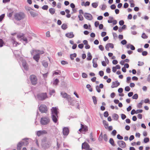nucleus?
<instances>
[{
    "instance_id": "f257e3e1",
    "label": "nucleus",
    "mask_w": 150,
    "mask_h": 150,
    "mask_svg": "<svg viewBox=\"0 0 150 150\" xmlns=\"http://www.w3.org/2000/svg\"><path fill=\"white\" fill-rule=\"evenodd\" d=\"M25 14L23 12H19L15 14L14 19L17 21H19L25 18Z\"/></svg>"
},
{
    "instance_id": "f03ea898",
    "label": "nucleus",
    "mask_w": 150,
    "mask_h": 150,
    "mask_svg": "<svg viewBox=\"0 0 150 150\" xmlns=\"http://www.w3.org/2000/svg\"><path fill=\"white\" fill-rule=\"evenodd\" d=\"M36 97L38 99L40 100H43L48 97L46 93H38Z\"/></svg>"
},
{
    "instance_id": "7ed1b4c3",
    "label": "nucleus",
    "mask_w": 150,
    "mask_h": 150,
    "mask_svg": "<svg viewBox=\"0 0 150 150\" xmlns=\"http://www.w3.org/2000/svg\"><path fill=\"white\" fill-rule=\"evenodd\" d=\"M69 104L72 106H76V108L79 109L80 107L79 103L75 100H71V98L68 100Z\"/></svg>"
},
{
    "instance_id": "20e7f679",
    "label": "nucleus",
    "mask_w": 150,
    "mask_h": 150,
    "mask_svg": "<svg viewBox=\"0 0 150 150\" xmlns=\"http://www.w3.org/2000/svg\"><path fill=\"white\" fill-rule=\"evenodd\" d=\"M39 110L42 113H46L47 111V107L45 104H42L39 107Z\"/></svg>"
},
{
    "instance_id": "39448f33",
    "label": "nucleus",
    "mask_w": 150,
    "mask_h": 150,
    "mask_svg": "<svg viewBox=\"0 0 150 150\" xmlns=\"http://www.w3.org/2000/svg\"><path fill=\"white\" fill-rule=\"evenodd\" d=\"M30 79L32 85H35L37 83V79L36 76L34 75L30 76Z\"/></svg>"
},
{
    "instance_id": "423d86ee",
    "label": "nucleus",
    "mask_w": 150,
    "mask_h": 150,
    "mask_svg": "<svg viewBox=\"0 0 150 150\" xmlns=\"http://www.w3.org/2000/svg\"><path fill=\"white\" fill-rule=\"evenodd\" d=\"M50 122L49 118L46 117H42L41 118L40 123L42 125H45L48 124Z\"/></svg>"
},
{
    "instance_id": "0eeeda50",
    "label": "nucleus",
    "mask_w": 150,
    "mask_h": 150,
    "mask_svg": "<svg viewBox=\"0 0 150 150\" xmlns=\"http://www.w3.org/2000/svg\"><path fill=\"white\" fill-rule=\"evenodd\" d=\"M117 143L119 146L122 148H124L126 146V144L125 142L122 140L117 141Z\"/></svg>"
},
{
    "instance_id": "6e6552de",
    "label": "nucleus",
    "mask_w": 150,
    "mask_h": 150,
    "mask_svg": "<svg viewBox=\"0 0 150 150\" xmlns=\"http://www.w3.org/2000/svg\"><path fill=\"white\" fill-rule=\"evenodd\" d=\"M58 108L56 107H53L51 109L52 112V115H57L58 117V115L59 112L58 111Z\"/></svg>"
},
{
    "instance_id": "1a4fd4ad",
    "label": "nucleus",
    "mask_w": 150,
    "mask_h": 150,
    "mask_svg": "<svg viewBox=\"0 0 150 150\" xmlns=\"http://www.w3.org/2000/svg\"><path fill=\"white\" fill-rule=\"evenodd\" d=\"M84 16L87 20L90 21L93 18L92 15L87 13H84Z\"/></svg>"
},
{
    "instance_id": "9d476101",
    "label": "nucleus",
    "mask_w": 150,
    "mask_h": 150,
    "mask_svg": "<svg viewBox=\"0 0 150 150\" xmlns=\"http://www.w3.org/2000/svg\"><path fill=\"white\" fill-rule=\"evenodd\" d=\"M62 132L63 135H68L69 132V128L67 127H64L63 129Z\"/></svg>"
},
{
    "instance_id": "9b49d317",
    "label": "nucleus",
    "mask_w": 150,
    "mask_h": 150,
    "mask_svg": "<svg viewBox=\"0 0 150 150\" xmlns=\"http://www.w3.org/2000/svg\"><path fill=\"white\" fill-rule=\"evenodd\" d=\"M61 95L62 96L63 98H66L67 100H69V99L71 98L70 96L65 92L63 93V92H61Z\"/></svg>"
},
{
    "instance_id": "f8f14e48",
    "label": "nucleus",
    "mask_w": 150,
    "mask_h": 150,
    "mask_svg": "<svg viewBox=\"0 0 150 150\" xmlns=\"http://www.w3.org/2000/svg\"><path fill=\"white\" fill-rule=\"evenodd\" d=\"M25 144L23 142L20 141L17 144L16 149L17 150H21L22 146Z\"/></svg>"
},
{
    "instance_id": "ddd939ff",
    "label": "nucleus",
    "mask_w": 150,
    "mask_h": 150,
    "mask_svg": "<svg viewBox=\"0 0 150 150\" xmlns=\"http://www.w3.org/2000/svg\"><path fill=\"white\" fill-rule=\"evenodd\" d=\"M90 148V146L89 144L86 142H85L82 144L81 148L82 149H87Z\"/></svg>"
},
{
    "instance_id": "4468645a",
    "label": "nucleus",
    "mask_w": 150,
    "mask_h": 150,
    "mask_svg": "<svg viewBox=\"0 0 150 150\" xmlns=\"http://www.w3.org/2000/svg\"><path fill=\"white\" fill-rule=\"evenodd\" d=\"M22 65L24 69L26 71L28 69V66L25 60H24L23 62Z\"/></svg>"
},
{
    "instance_id": "2eb2a0df",
    "label": "nucleus",
    "mask_w": 150,
    "mask_h": 150,
    "mask_svg": "<svg viewBox=\"0 0 150 150\" xmlns=\"http://www.w3.org/2000/svg\"><path fill=\"white\" fill-rule=\"evenodd\" d=\"M120 85V82H118V81L117 80L115 82L113 81L112 82V85L111 86V87L112 88L116 87L119 86Z\"/></svg>"
},
{
    "instance_id": "dca6fc26",
    "label": "nucleus",
    "mask_w": 150,
    "mask_h": 150,
    "mask_svg": "<svg viewBox=\"0 0 150 150\" xmlns=\"http://www.w3.org/2000/svg\"><path fill=\"white\" fill-rule=\"evenodd\" d=\"M98 59V57H96L93 59L92 63L93 64V67L94 68H96L98 67V65L97 63L96 62Z\"/></svg>"
},
{
    "instance_id": "f3484780",
    "label": "nucleus",
    "mask_w": 150,
    "mask_h": 150,
    "mask_svg": "<svg viewBox=\"0 0 150 150\" xmlns=\"http://www.w3.org/2000/svg\"><path fill=\"white\" fill-rule=\"evenodd\" d=\"M65 36L69 38H72L74 37V35L73 32H70L69 33H66L65 34Z\"/></svg>"
},
{
    "instance_id": "a211bd4d",
    "label": "nucleus",
    "mask_w": 150,
    "mask_h": 150,
    "mask_svg": "<svg viewBox=\"0 0 150 150\" xmlns=\"http://www.w3.org/2000/svg\"><path fill=\"white\" fill-rule=\"evenodd\" d=\"M33 58L36 62H38L40 57L39 54L37 53L33 56Z\"/></svg>"
},
{
    "instance_id": "6ab92c4d",
    "label": "nucleus",
    "mask_w": 150,
    "mask_h": 150,
    "mask_svg": "<svg viewBox=\"0 0 150 150\" xmlns=\"http://www.w3.org/2000/svg\"><path fill=\"white\" fill-rule=\"evenodd\" d=\"M81 127L83 129V131L86 132L88 131V128L87 126L84 125H83L82 124H81Z\"/></svg>"
},
{
    "instance_id": "aec40b11",
    "label": "nucleus",
    "mask_w": 150,
    "mask_h": 150,
    "mask_svg": "<svg viewBox=\"0 0 150 150\" xmlns=\"http://www.w3.org/2000/svg\"><path fill=\"white\" fill-rule=\"evenodd\" d=\"M57 115H52L51 117L52 118L53 121L55 123H57L58 120L57 118Z\"/></svg>"
},
{
    "instance_id": "412c9836",
    "label": "nucleus",
    "mask_w": 150,
    "mask_h": 150,
    "mask_svg": "<svg viewBox=\"0 0 150 150\" xmlns=\"http://www.w3.org/2000/svg\"><path fill=\"white\" fill-rule=\"evenodd\" d=\"M126 47L127 49H129L130 48V49L132 50H134L135 49V47L134 46L130 44H128L126 46Z\"/></svg>"
},
{
    "instance_id": "4be33fe9",
    "label": "nucleus",
    "mask_w": 150,
    "mask_h": 150,
    "mask_svg": "<svg viewBox=\"0 0 150 150\" xmlns=\"http://www.w3.org/2000/svg\"><path fill=\"white\" fill-rule=\"evenodd\" d=\"M42 147L45 149L48 148L50 146L49 144L48 143V142H47V143H45L42 144Z\"/></svg>"
},
{
    "instance_id": "5701e85b",
    "label": "nucleus",
    "mask_w": 150,
    "mask_h": 150,
    "mask_svg": "<svg viewBox=\"0 0 150 150\" xmlns=\"http://www.w3.org/2000/svg\"><path fill=\"white\" fill-rule=\"evenodd\" d=\"M126 28V25H124L122 27H120L119 28L118 31L119 32H121L123 30H125Z\"/></svg>"
},
{
    "instance_id": "b1692460",
    "label": "nucleus",
    "mask_w": 150,
    "mask_h": 150,
    "mask_svg": "<svg viewBox=\"0 0 150 150\" xmlns=\"http://www.w3.org/2000/svg\"><path fill=\"white\" fill-rule=\"evenodd\" d=\"M61 72L60 70H57L53 71V75H61Z\"/></svg>"
},
{
    "instance_id": "393cba45",
    "label": "nucleus",
    "mask_w": 150,
    "mask_h": 150,
    "mask_svg": "<svg viewBox=\"0 0 150 150\" xmlns=\"http://www.w3.org/2000/svg\"><path fill=\"white\" fill-rule=\"evenodd\" d=\"M109 142L111 145L112 146H115V142L112 138H110L109 139Z\"/></svg>"
},
{
    "instance_id": "a878e982",
    "label": "nucleus",
    "mask_w": 150,
    "mask_h": 150,
    "mask_svg": "<svg viewBox=\"0 0 150 150\" xmlns=\"http://www.w3.org/2000/svg\"><path fill=\"white\" fill-rule=\"evenodd\" d=\"M77 54L75 53L70 54V57L71 59V60H73L74 59V58L76 57L77 56Z\"/></svg>"
},
{
    "instance_id": "bb28decb",
    "label": "nucleus",
    "mask_w": 150,
    "mask_h": 150,
    "mask_svg": "<svg viewBox=\"0 0 150 150\" xmlns=\"http://www.w3.org/2000/svg\"><path fill=\"white\" fill-rule=\"evenodd\" d=\"M112 117L114 120H117L119 118V116L117 114L114 113L112 115Z\"/></svg>"
},
{
    "instance_id": "cd10ccee",
    "label": "nucleus",
    "mask_w": 150,
    "mask_h": 150,
    "mask_svg": "<svg viewBox=\"0 0 150 150\" xmlns=\"http://www.w3.org/2000/svg\"><path fill=\"white\" fill-rule=\"evenodd\" d=\"M92 56L90 52H88L87 53V57L86 59L87 60L90 61L92 59Z\"/></svg>"
},
{
    "instance_id": "c85d7f7f",
    "label": "nucleus",
    "mask_w": 150,
    "mask_h": 150,
    "mask_svg": "<svg viewBox=\"0 0 150 150\" xmlns=\"http://www.w3.org/2000/svg\"><path fill=\"white\" fill-rule=\"evenodd\" d=\"M29 139V138H23L22 139V140L25 143V144L26 145H28L29 143V142L28 141V140Z\"/></svg>"
},
{
    "instance_id": "c756f323",
    "label": "nucleus",
    "mask_w": 150,
    "mask_h": 150,
    "mask_svg": "<svg viewBox=\"0 0 150 150\" xmlns=\"http://www.w3.org/2000/svg\"><path fill=\"white\" fill-rule=\"evenodd\" d=\"M55 9L53 8H50L49 9V11L52 15H53L55 13Z\"/></svg>"
},
{
    "instance_id": "7c9ffc66",
    "label": "nucleus",
    "mask_w": 150,
    "mask_h": 150,
    "mask_svg": "<svg viewBox=\"0 0 150 150\" xmlns=\"http://www.w3.org/2000/svg\"><path fill=\"white\" fill-rule=\"evenodd\" d=\"M92 98L94 104L95 105H96L97 104V100L96 97L95 96H93Z\"/></svg>"
},
{
    "instance_id": "2f4dec72",
    "label": "nucleus",
    "mask_w": 150,
    "mask_h": 150,
    "mask_svg": "<svg viewBox=\"0 0 150 150\" xmlns=\"http://www.w3.org/2000/svg\"><path fill=\"white\" fill-rule=\"evenodd\" d=\"M67 27V25L65 23L63 24L61 26V28L64 30L66 29Z\"/></svg>"
},
{
    "instance_id": "473e14b6",
    "label": "nucleus",
    "mask_w": 150,
    "mask_h": 150,
    "mask_svg": "<svg viewBox=\"0 0 150 150\" xmlns=\"http://www.w3.org/2000/svg\"><path fill=\"white\" fill-rule=\"evenodd\" d=\"M98 2L93 3L91 4L92 6L94 8H96L98 6Z\"/></svg>"
},
{
    "instance_id": "72a5a7b5",
    "label": "nucleus",
    "mask_w": 150,
    "mask_h": 150,
    "mask_svg": "<svg viewBox=\"0 0 150 150\" xmlns=\"http://www.w3.org/2000/svg\"><path fill=\"white\" fill-rule=\"evenodd\" d=\"M5 45V42L2 39L0 38V47H2Z\"/></svg>"
},
{
    "instance_id": "f704fd0d",
    "label": "nucleus",
    "mask_w": 150,
    "mask_h": 150,
    "mask_svg": "<svg viewBox=\"0 0 150 150\" xmlns=\"http://www.w3.org/2000/svg\"><path fill=\"white\" fill-rule=\"evenodd\" d=\"M59 82V80L58 79H56L53 81V84L54 85H57Z\"/></svg>"
},
{
    "instance_id": "c9c22d12",
    "label": "nucleus",
    "mask_w": 150,
    "mask_h": 150,
    "mask_svg": "<svg viewBox=\"0 0 150 150\" xmlns=\"http://www.w3.org/2000/svg\"><path fill=\"white\" fill-rule=\"evenodd\" d=\"M143 100H142L140 103H138L137 106L138 108H140L142 107V105L143 103Z\"/></svg>"
},
{
    "instance_id": "e433bc0d",
    "label": "nucleus",
    "mask_w": 150,
    "mask_h": 150,
    "mask_svg": "<svg viewBox=\"0 0 150 150\" xmlns=\"http://www.w3.org/2000/svg\"><path fill=\"white\" fill-rule=\"evenodd\" d=\"M43 66L45 68H47L48 66V63L47 62L43 61L42 62Z\"/></svg>"
},
{
    "instance_id": "4c0bfd02",
    "label": "nucleus",
    "mask_w": 150,
    "mask_h": 150,
    "mask_svg": "<svg viewBox=\"0 0 150 150\" xmlns=\"http://www.w3.org/2000/svg\"><path fill=\"white\" fill-rule=\"evenodd\" d=\"M30 13L31 15L33 17H35L37 16V14L35 12L32 11H30Z\"/></svg>"
},
{
    "instance_id": "58836bf2",
    "label": "nucleus",
    "mask_w": 150,
    "mask_h": 150,
    "mask_svg": "<svg viewBox=\"0 0 150 150\" xmlns=\"http://www.w3.org/2000/svg\"><path fill=\"white\" fill-rule=\"evenodd\" d=\"M103 139L104 141L105 142H107L108 140V137L107 136V134H104L103 135Z\"/></svg>"
},
{
    "instance_id": "ea45409f",
    "label": "nucleus",
    "mask_w": 150,
    "mask_h": 150,
    "mask_svg": "<svg viewBox=\"0 0 150 150\" xmlns=\"http://www.w3.org/2000/svg\"><path fill=\"white\" fill-rule=\"evenodd\" d=\"M149 141V139L148 137H145L144 139V143H147Z\"/></svg>"
},
{
    "instance_id": "a19ab883",
    "label": "nucleus",
    "mask_w": 150,
    "mask_h": 150,
    "mask_svg": "<svg viewBox=\"0 0 150 150\" xmlns=\"http://www.w3.org/2000/svg\"><path fill=\"white\" fill-rule=\"evenodd\" d=\"M103 123L105 127H108V123L106 121L103 120Z\"/></svg>"
},
{
    "instance_id": "79ce46f5",
    "label": "nucleus",
    "mask_w": 150,
    "mask_h": 150,
    "mask_svg": "<svg viewBox=\"0 0 150 150\" xmlns=\"http://www.w3.org/2000/svg\"><path fill=\"white\" fill-rule=\"evenodd\" d=\"M5 16L4 13L2 14L0 16V22H1Z\"/></svg>"
},
{
    "instance_id": "37998d69",
    "label": "nucleus",
    "mask_w": 150,
    "mask_h": 150,
    "mask_svg": "<svg viewBox=\"0 0 150 150\" xmlns=\"http://www.w3.org/2000/svg\"><path fill=\"white\" fill-rule=\"evenodd\" d=\"M138 97V95L137 93L135 94L132 97L133 99H137Z\"/></svg>"
},
{
    "instance_id": "c03bdc74",
    "label": "nucleus",
    "mask_w": 150,
    "mask_h": 150,
    "mask_svg": "<svg viewBox=\"0 0 150 150\" xmlns=\"http://www.w3.org/2000/svg\"><path fill=\"white\" fill-rule=\"evenodd\" d=\"M21 39L25 42V43L24 44V45H25L26 44L28 43V39L26 38L23 37L21 38Z\"/></svg>"
},
{
    "instance_id": "a18cd8bd",
    "label": "nucleus",
    "mask_w": 150,
    "mask_h": 150,
    "mask_svg": "<svg viewBox=\"0 0 150 150\" xmlns=\"http://www.w3.org/2000/svg\"><path fill=\"white\" fill-rule=\"evenodd\" d=\"M42 8L44 10H47L48 8V6L47 5H44L42 7Z\"/></svg>"
},
{
    "instance_id": "49530a36",
    "label": "nucleus",
    "mask_w": 150,
    "mask_h": 150,
    "mask_svg": "<svg viewBox=\"0 0 150 150\" xmlns=\"http://www.w3.org/2000/svg\"><path fill=\"white\" fill-rule=\"evenodd\" d=\"M103 115L105 117H108L109 116L108 112L107 111L103 113Z\"/></svg>"
},
{
    "instance_id": "de8ad7c7",
    "label": "nucleus",
    "mask_w": 150,
    "mask_h": 150,
    "mask_svg": "<svg viewBox=\"0 0 150 150\" xmlns=\"http://www.w3.org/2000/svg\"><path fill=\"white\" fill-rule=\"evenodd\" d=\"M25 10H28V11H30V10H34V9H33L30 7L28 6H25Z\"/></svg>"
},
{
    "instance_id": "09e8293b",
    "label": "nucleus",
    "mask_w": 150,
    "mask_h": 150,
    "mask_svg": "<svg viewBox=\"0 0 150 150\" xmlns=\"http://www.w3.org/2000/svg\"><path fill=\"white\" fill-rule=\"evenodd\" d=\"M141 37L143 39H146L148 38V36L146 35L145 33H144L142 34Z\"/></svg>"
},
{
    "instance_id": "8fccbe9b",
    "label": "nucleus",
    "mask_w": 150,
    "mask_h": 150,
    "mask_svg": "<svg viewBox=\"0 0 150 150\" xmlns=\"http://www.w3.org/2000/svg\"><path fill=\"white\" fill-rule=\"evenodd\" d=\"M117 138L119 140H122L123 139V137L120 135V134H118L117 136Z\"/></svg>"
},
{
    "instance_id": "3c124183",
    "label": "nucleus",
    "mask_w": 150,
    "mask_h": 150,
    "mask_svg": "<svg viewBox=\"0 0 150 150\" xmlns=\"http://www.w3.org/2000/svg\"><path fill=\"white\" fill-rule=\"evenodd\" d=\"M82 77L83 78H86L88 77V75L85 73H83L82 74Z\"/></svg>"
},
{
    "instance_id": "603ef678",
    "label": "nucleus",
    "mask_w": 150,
    "mask_h": 150,
    "mask_svg": "<svg viewBox=\"0 0 150 150\" xmlns=\"http://www.w3.org/2000/svg\"><path fill=\"white\" fill-rule=\"evenodd\" d=\"M109 18L110 19V20H108V23H112V20L113 19V17L112 16H110L109 17Z\"/></svg>"
},
{
    "instance_id": "864d4df0",
    "label": "nucleus",
    "mask_w": 150,
    "mask_h": 150,
    "mask_svg": "<svg viewBox=\"0 0 150 150\" xmlns=\"http://www.w3.org/2000/svg\"><path fill=\"white\" fill-rule=\"evenodd\" d=\"M78 18H79V20L80 21H82L83 19V18L81 14H79L78 15Z\"/></svg>"
},
{
    "instance_id": "5fc2aeb1",
    "label": "nucleus",
    "mask_w": 150,
    "mask_h": 150,
    "mask_svg": "<svg viewBox=\"0 0 150 150\" xmlns=\"http://www.w3.org/2000/svg\"><path fill=\"white\" fill-rule=\"evenodd\" d=\"M105 128L107 129H108L109 131H110L113 129L112 127V126L105 127Z\"/></svg>"
},
{
    "instance_id": "6e6d98bb",
    "label": "nucleus",
    "mask_w": 150,
    "mask_h": 150,
    "mask_svg": "<svg viewBox=\"0 0 150 150\" xmlns=\"http://www.w3.org/2000/svg\"><path fill=\"white\" fill-rule=\"evenodd\" d=\"M131 1H129V2H130V6L131 7H133L135 6V4L134 3V1L133 0H132V3H131Z\"/></svg>"
},
{
    "instance_id": "4d7b16f0",
    "label": "nucleus",
    "mask_w": 150,
    "mask_h": 150,
    "mask_svg": "<svg viewBox=\"0 0 150 150\" xmlns=\"http://www.w3.org/2000/svg\"><path fill=\"white\" fill-rule=\"evenodd\" d=\"M125 90L127 92H129L130 91V88L129 86H126L125 88Z\"/></svg>"
},
{
    "instance_id": "13d9d810",
    "label": "nucleus",
    "mask_w": 150,
    "mask_h": 150,
    "mask_svg": "<svg viewBox=\"0 0 150 150\" xmlns=\"http://www.w3.org/2000/svg\"><path fill=\"white\" fill-rule=\"evenodd\" d=\"M96 89L98 93H99L100 92L101 90L100 89V88L99 87V86L98 85L96 86Z\"/></svg>"
},
{
    "instance_id": "bf43d9fd",
    "label": "nucleus",
    "mask_w": 150,
    "mask_h": 150,
    "mask_svg": "<svg viewBox=\"0 0 150 150\" xmlns=\"http://www.w3.org/2000/svg\"><path fill=\"white\" fill-rule=\"evenodd\" d=\"M61 63L62 65H65L66 64H68V62L64 60H62L61 62Z\"/></svg>"
},
{
    "instance_id": "052dcab7",
    "label": "nucleus",
    "mask_w": 150,
    "mask_h": 150,
    "mask_svg": "<svg viewBox=\"0 0 150 150\" xmlns=\"http://www.w3.org/2000/svg\"><path fill=\"white\" fill-rule=\"evenodd\" d=\"M120 43L122 45H124L127 44V41L125 40H123L121 41Z\"/></svg>"
},
{
    "instance_id": "680f3d73",
    "label": "nucleus",
    "mask_w": 150,
    "mask_h": 150,
    "mask_svg": "<svg viewBox=\"0 0 150 150\" xmlns=\"http://www.w3.org/2000/svg\"><path fill=\"white\" fill-rule=\"evenodd\" d=\"M117 133V132L116 130L114 129L112 131L111 134L113 136H115L116 135Z\"/></svg>"
},
{
    "instance_id": "e2e57ef3",
    "label": "nucleus",
    "mask_w": 150,
    "mask_h": 150,
    "mask_svg": "<svg viewBox=\"0 0 150 150\" xmlns=\"http://www.w3.org/2000/svg\"><path fill=\"white\" fill-rule=\"evenodd\" d=\"M110 8L111 9L114 10L116 8V6L115 4H113L110 6Z\"/></svg>"
},
{
    "instance_id": "0e129e2a",
    "label": "nucleus",
    "mask_w": 150,
    "mask_h": 150,
    "mask_svg": "<svg viewBox=\"0 0 150 150\" xmlns=\"http://www.w3.org/2000/svg\"><path fill=\"white\" fill-rule=\"evenodd\" d=\"M42 144L45 143L47 141V138L46 137H44L41 140Z\"/></svg>"
},
{
    "instance_id": "69168bd1",
    "label": "nucleus",
    "mask_w": 150,
    "mask_h": 150,
    "mask_svg": "<svg viewBox=\"0 0 150 150\" xmlns=\"http://www.w3.org/2000/svg\"><path fill=\"white\" fill-rule=\"evenodd\" d=\"M144 102L145 103H149L150 104V100L149 98H146L144 100Z\"/></svg>"
},
{
    "instance_id": "338daca9",
    "label": "nucleus",
    "mask_w": 150,
    "mask_h": 150,
    "mask_svg": "<svg viewBox=\"0 0 150 150\" xmlns=\"http://www.w3.org/2000/svg\"><path fill=\"white\" fill-rule=\"evenodd\" d=\"M104 74V73L103 71H100L99 72V74L101 77L103 76Z\"/></svg>"
},
{
    "instance_id": "774afa93",
    "label": "nucleus",
    "mask_w": 150,
    "mask_h": 150,
    "mask_svg": "<svg viewBox=\"0 0 150 150\" xmlns=\"http://www.w3.org/2000/svg\"><path fill=\"white\" fill-rule=\"evenodd\" d=\"M121 118L122 120H124L127 117L126 115L124 114H121Z\"/></svg>"
}]
</instances>
